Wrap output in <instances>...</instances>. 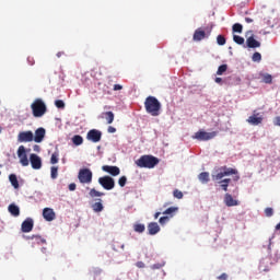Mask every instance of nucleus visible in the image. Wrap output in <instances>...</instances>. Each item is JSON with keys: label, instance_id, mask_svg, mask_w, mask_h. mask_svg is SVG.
I'll use <instances>...</instances> for the list:
<instances>
[{"label": "nucleus", "instance_id": "1", "mask_svg": "<svg viewBox=\"0 0 280 280\" xmlns=\"http://www.w3.org/2000/svg\"><path fill=\"white\" fill-rule=\"evenodd\" d=\"M147 113L156 117L161 113L162 104L154 95H149L144 102Z\"/></svg>", "mask_w": 280, "mask_h": 280}, {"label": "nucleus", "instance_id": "2", "mask_svg": "<svg viewBox=\"0 0 280 280\" xmlns=\"http://www.w3.org/2000/svg\"><path fill=\"white\" fill-rule=\"evenodd\" d=\"M158 163H160V159L153 154H142L136 161L138 167H155Z\"/></svg>", "mask_w": 280, "mask_h": 280}, {"label": "nucleus", "instance_id": "3", "mask_svg": "<svg viewBox=\"0 0 280 280\" xmlns=\"http://www.w3.org/2000/svg\"><path fill=\"white\" fill-rule=\"evenodd\" d=\"M32 113L34 117H43L47 113V104H45L42 97H36L31 104Z\"/></svg>", "mask_w": 280, "mask_h": 280}, {"label": "nucleus", "instance_id": "4", "mask_svg": "<svg viewBox=\"0 0 280 280\" xmlns=\"http://www.w3.org/2000/svg\"><path fill=\"white\" fill-rule=\"evenodd\" d=\"M217 135L218 130H212L211 132H208L207 130H197V132L194 135V138L198 139L199 141H209V139H214Z\"/></svg>", "mask_w": 280, "mask_h": 280}, {"label": "nucleus", "instance_id": "5", "mask_svg": "<svg viewBox=\"0 0 280 280\" xmlns=\"http://www.w3.org/2000/svg\"><path fill=\"white\" fill-rule=\"evenodd\" d=\"M231 174H237L236 168H228V166H222L219 173L212 175V178L213 180H221L223 176H231Z\"/></svg>", "mask_w": 280, "mask_h": 280}, {"label": "nucleus", "instance_id": "6", "mask_svg": "<svg viewBox=\"0 0 280 280\" xmlns=\"http://www.w3.org/2000/svg\"><path fill=\"white\" fill-rule=\"evenodd\" d=\"M78 178L81 183H92L93 173L90 168H81V171H79Z\"/></svg>", "mask_w": 280, "mask_h": 280}, {"label": "nucleus", "instance_id": "7", "mask_svg": "<svg viewBox=\"0 0 280 280\" xmlns=\"http://www.w3.org/2000/svg\"><path fill=\"white\" fill-rule=\"evenodd\" d=\"M100 185L104 187V189H114L115 187V179L113 177H109V175H105L104 177L98 178Z\"/></svg>", "mask_w": 280, "mask_h": 280}, {"label": "nucleus", "instance_id": "8", "mask_svg": "<svg viewBox=\"0 0 280 280\" xmlns=\"http://www.w3.org/2000/svg\"><path fill=\"white\" fill-rule=\"evenodd\" d=\"M30 161L33 170H40V167H43V159L39 154L32 152V154H30Z\"/></svg>", "mask_w": 280, "mask_h": 280}, {"label": "nucleus", "instance_id": "9", "mask_svg": "<svg viewBox=\"0 0 280 280\" xmlns=\"http://www.w3.org/2000/svg\"><path fill=\"white\" fill-rule=\"evenodd\" d=\"M18 156L22 165H30V159L27 158V152L25 145H19Z\"/></svg>", "mask_w": 280, "mask_h": 280}, {"label": "nucleus", "instance_id": "10", "mask_svg": "<svg viewBox=\"0 0 280 280\" xmlns=\"http://www.w3.org/2000/svg\"><path fill=\"white\" fill-rule=\"evenodd\" d=\"M86 139L94 142L101 141L102 130H98L97 128H92L91 130H89Z\"/></svg>", "mask_w": 280, "mask_h": 280}, {"label": "nucleus", "instance_id": "11", "mask_svg": "<svg viewBox=\"0 0 280 280\" xmlns=\"http://www.w3.org/2000/svg\"><path fill=\"white\" fill-rule=\"evenodd\" d=\"M18 141H34V132L33 130H22L18 135Z\"/></svg>", "mask_w": 280, "mask_h": 280}, {"label": "nucleus", "instance_id": "12", "mask_svg": "<svg viewBox=\"0 0 280 280\" xmlns=\"http://www.w3.org/2000/svg\"><path fill=\"white\" fill-rule=\"evenodd\" d=\"M250 34V36H248L246 38V44L247 47H252V48H256V47H260L261 43L260 40H257L253 34V31L250 30L249 32L246 33V35Z\"/></svg>", "mask_w": 280, "mask_h": 280}, {"label": "nucleus", "instance_id": "13", "mask_svg": "<svg viewBox=\"0 0 280 280\" xmlns=\"http://www.w3.org/2000/svg\"><path fill=\"white\" fill-rule=\"evenodd\" d=\"M247 121L253 126H258L259 124H261V121H264V117L260 115V113L254 112L253 115H249Z\"/></svg>", "mask_w": 280, "mask_h": 280}, {"label": "nucleus", "instance_id": "14", "mask_svg": "<svg viewBox=\"0 0 280 280\" xmlns=\"http://www.w3.org/2000/svg\"><path fill=\"white\" fill-rule=\"evenodd\" d=\"M46 130L43 127L36 128L35 133L33 135L34 141L40 143L45 139Z\"/></svg>", "mask_w": 280, "mask_h": 280}, {"label": "nucleus", "instance_id": "15", "mask_svg": "<svg viewBox=\"0 0 280 280\" xmlns=\"http://www.w3.org/2000/svg\"><path fill=\"white\" fill-rule=\"evenodd\" d=\"M21 230L24 233H30L34 230V220L33 219H25L21 225Z\"/></svg>", "mask_w": 280, "mask_h": 280}, {"label": "nucleus", "instance_id": "16", "mask_svg": "<svg viewBox=\"0 0 280 280\" xmlns=\"http://www.w3.org/2000/svg\"><path fill=\"white\" fill-rule=\"evenodd\" d=\"M43 217L45 221L51 222L56 219V212L51 208H44L43 210Z\"/></svg>", "mask_w": 280, "mask_h": 280}, {"label": "nucleus", "instance_id": "17", "mask_svg": "<svg viewBox=\"0 0 280 280\" xmlns=\"http://www.w3.org/2000/svg\"><path fill=\"white\" fill-rule=\"evenodd\" d=\"M103 172H107L108 174L113 176H118L120 174L119 166H102Z\"/></svg>", "mask_w": 280, "mask_h": 280}, {"label": "nucleus", "instance_id": "18", "mask_svg": "<svg viewBox=\"0 0 280 280\" xmlns=\"http://www.w3.org/2000/svg\"><path fill=\"white\" fill-rule=\"evenodd\" d=\"M206 36H207L206 31L202 30V27H198L194 32L192 39L194 40H203V38H206Z\"/></svg>", "mask_w": 280, "mask_h": 280}, {"label": "nucleus", "instance_id": "19", "mask_svg": "<svg viewBox=\"0 0 280 280\" xmlns=\"http://www.w3.org/2000/svg\"><path fill=\"white\" fill-rule=\"evenodd\" d=\"M224 202L226 207H235V205H240V201H237V199H234V197H232L230 192H226V195L224 196Z\"/></svg>", "mask_w": 280, "mask_h": 280}, {"label": "nucleus", "instance_id": "20", "mask_svg": "<svg viewBox=\"0 0 280 280\" xmlns=\"http://www.w3.org/2000/svg\"><path fill=\"white\" fill-rule=\"evenodd\" d=\"M148 232L151 236H155V234H159V232H161L159 223H149Z\"/></svg>", "mask_w": 280, "mask_h": 280}, {"label": "nucleus", "instance_id": "21", "mask_svg": "<svg viewBox=\"0 0 280 280\" xmlns=\"http://www.w3.org/2000/svg\"><path fill=\"white\" fill-rule=\"evenodd\" d=\"M8 211L10 212V214L12 217H20V214H21V210H20L19 206H16V203H10Z\"/></svg>", "mask_w": 280, "mask_h": 280}, {"label": "nucleus", "instance_id": "22", "mask_svg": "<svg viewBox=\"0 0 280 280\" xmlns=\"http://www.w3.org/2000/svg\"><path fill=\"white\" fill-rule=\"evenodd\" d=\"M103 117H105L107 124H113L115 119V113L113 110H105V113H102Z\"/></svg>", "mask_w": 280, "mask_h": 280}, {"label": "nucleus", "instance_id": "23", "mask_svg": "<svg viewBox=\"0 0 280 280\" xmlns=\"http://www.w3.org/2000/svg\"><path fill=\"white\" fill-rule=\"evenodd\" d=\"M92 210L94 212H103L104 206H103L101 199H100V201H96L95 203L92 205Z\"/></svg>", "mask_w": 280, "mask_h": 280}, {"label": "nucleus", "instance_id": "24", "mask_svg": "<svg viewBox=\"0 0 280 280\" xmlns=\"http://www.w3.org/2000/svg\"><path fill=\"white\" fill-rule=\"evenodd\" d=\"M72 141L75 145H81L84 141V137H82V135H74Z\"/></svg>", "mask_w": 280, "mask_h": 280}, {"label": "nucleus", "instance_id": "25", "mask_svg": "<svg viewBox=\"0 0 280 280\" xmlns=\"http://www.w3.org/2000/svg\"><path fill=\"white\" fill-rule=\"evenodd\" d=\"M176 212H178V208H167L166 210H164L163 214H166L170 219V217H174Z\"/></svg>", "mask_w": 280, "mask_h": 280}, {"label": "nucleus", "instance_id": "26", "mask_svg": "<svg viewBox=\"0 0 280 280\" xmlns=\"http://www.w3.org/2000/svg\"><path fill=\"white\" fill-rule=\"evenodd\" d=\"M199 180H201V183H209L210 180V173H200V175H198Z\"/></svg>", "mask_w": 280, "mask_h": 280}, {"label": "nucleus", "instance_id": "27", "mask_svg": "<svg viewBox=\"0 0 280 280\" xmlns=\"http://www.w3.org/2000/svg\"><path fill=\"white\" fill-rule=\"evenodd\" d=\"M9 180L11 182L13 187H15V189H18V187H20L19 179H18L16 175H9Z\"/></svg>", "mask_w": 280, "mask_h": 280}, {"label": "nucleus", "instance_id": "28", "mask_svg": "<svg viewBox=\"0 0 280 280\" xmlns=\"http://www.w3.org/2000/svg\"><path fill=\"white\" fill-rule=\"evenodd\" d=\"M233 40L237 43V45H244L245 43L244 36H240L238 34L233 35Z\"/></svg>", "mask_w": 280, "mask_h": 280}, {"label": "nucleus", "instance_id": "29", "mask_svg": "<svg viewBox=\"0 0 280 280\" xmlns=\"http://www.w3.org/2000/svg\"><path fill=\"white\" fill-rule=\"evenodd\" d=\"M228 69H229L228 65H220L217 70V75H223V73H225Z\"/></svg>", "mask_w": 280, "mask_h": 280}, {"label": "nucleus", "instance_id": "30", "mask_svg": "<svg viewBox=\"0 0 280 280\" xmlns=\"http://www.w3.org/2000/svg\"><path fill=\"white\" fill-rule=\"evenodd\" d=\"M230 183H231V179H223V177L222 179H220V185L222 189H224V191H228Z\"/></svg>", "mask_w": 280, "mask_h": 280}, {"label": "nucleus", "instance_id": "31", "mask_svg": "<svg viewBox=\"0 0 280 280\" xmlns=\"http://www.w3.org/2000/svg\"><path fill=\"white\" fill-rule=\"evenodd\" d=\"M233 32H237L238 34H242L243 32V25L242 23H234L232 26Z\"/></svg>", "mask_w": 280, "mask_h": 280}, {"label": "nucleus", "instance_id": "32", "mask_svg": "<svg viewBox=\"0 0 280 280\" xmlns=\"http://www.w3.org/2000/svg\"><path fill=\"white\" fill-rule=\"evenodd\" d=\"M105 192H100V190H95V188H91L89 195L91 198H96V196H104Z\"/></svg>", "mask_w": 280, "mask_h": 280}, {"label": "nucleus", "instance_id": "33", "mask_svg": "<svg viewBox=\"0 0 280 280\" xmlns=\"http://www.w3.org/2000/svg\"><path fill=\"white\" fill-rule=\"evenodd\" d=\"M135 232L142 234L143 232H145V225H143L142 223H138L137 225H135Z\"/></svg>", "mask_w": 280, "mask_h": 280}, {"label": "nucleus", "instance_id": "34", "mask_svg": "<svg viewBox=\"0 0 280 280\" xmlns=\"http://www.w3.org/2000/svg\"><path fill=\"white\" fill-rule=\"evenodd\" d=\"M217 43L218 45H225L226 44V38L225 36H223V34H219L217 36Z\"/></svg>", "mask_w": 280, "mask_h": 280}, {"label": "nucleus", "instance_id": "35", "mask_svg": "<svg viewBox=\"0 0 280 280\" xmlns=\"http://www.w3.org/2000/svg\"><path fill=\"white\" fill-rule=\"evenodd\" d=\"M252 60H254V62H260L261 61V54L260 51H255L252 56Z\"/></svg>", "mask_w": 280, "mask_h": 280}, {"label": "nucleus", "instance_id": "36", "mask_svg": "<svg viewBox=\"0 0 280 280\" xmlns=\"http://www.w3.org/2000/svg\"><path fill=\"white\" fill-rule=\"evenodd\" d=\"M262 81L266 82L267 84H271L272 83V75L270 73H264Z\"/></svg>", "mask_w": 280, "mask_h": 280}, {"label": "nucleus", "instance_id": "37", "mask_svg": "<svg viewBox=\"0 0 280 280\" xmlns=\"http://www.w3.org/2000/svg\"><path fill=\"white\" fill-rule=\"evenodd\" d=\"M59 161V152H52L50 156V163H58Z\"/></svg>", "mask_w": 280, "mask_h": 280}, {"label": "nucleus", "instance_id": "38", "mask_svg": "<svg viewBox=\"0 0 280 280\" xmlns=\"http://www.w3.org/2000/svg\"><path fill=\"white\" fill-rule=\"evenodd\" d=\"M57 176H58V168H57V166H52L50 168V177L51 178H57Z\"/></svg>", "mask_w": 280, "mask_h": 280}, {"label": "nucleus", "instance_id": "39", "mask_svg": "<svg viewBox=\"0 0 280 280\" xmlns=\"http://www.w3.org/2000/svg\"><path fill=\"white\" fill-rule=\"evenodd\" d=\"M170 222V217L167 214H164V217L160 218V225H165V223Z\"/></svg>", "mask_w": 280, "mask_h": 280}, {"label": "nucleus", "instance_id": "40", "mask_svg": "<svg viewBox=\"0 0 280 280\" xmlns=\"http://www.w3.org/2000/svg\"><path fill=\"white\" fill-rule=\"evenodd\" d=\"M55 105L57 108H65L66 104L63 100H56Z\"/></svg>", "mask_w": 280, "mask_h": 280}, {"label": "nucleus", "instance_id": "41", "mask_svg": "<svg viewBox=\"0 0 280 280\" xmlns=\"http://www.w3.org/2000/svg\"><path fill=\"white\" fill-rule=\"evenodd\" d=\"M126 183H127L126 175H122V177H119L118 184L120 185V187H125Z\"/></svg>", "mask_w": 280, "mask_h": 280}, {"label": "nucleus", "instance_id": "42", "mask_svg": "<svg viewBox=\"0 0 280 280\" xmlns=\"http://www.w3.org/2000/svg\"><path fill=\"white\" fill-rule=\"evenodd\" d=\"M173 196H175V198H184V192H182V190H174L173 191Z\"/></svg>", "mask_w": 280, "mask_h": 280}, {"label": "nucleus", "instance_id": "43", "mask_svg": "<svg viewBox=\"0 0 280 280\" xmlns=\"http://www.w3.org/2000/svg\"><path fill=\"white\" fill-rule=\"evenodd\" d=\"M265 214H266V217H273L275 210H272V208H266Z\"/></svg>", "mask_w": 280, "mask_h": 280}, {"label": "nucleus", "instance_id": "44", "mask_svg": "<svg viewBox=\"0 0 280 280\" xmlns=\"http://www.w3.org/2000/svg\"><path fill=\"white\" fill-rule=\"evenodd\" d=\"M162 267H164V265L158 262L156 265H152L151 269H162Z\"/></svg>", "mask_w": 280, "mask_h": 280}, {"label": "nucleus", "instance_id": "45", "mask_svg": "<svg viewBox=\"0 0 280 280\" xmlns=\"http://www.w3.org/2000/svg\"><path fill=\"white\" fill-rule=\"evenodd\" d=\"M228 273H221V276H219V280H228Z\"/></svg>", "mask_w": 280, "mask_h": 280}, {"label": "nucleus", "instance_id": "46", "mask_svg": "<svg viewBox=\"0 0 280 280\" xmlns=\"http://www.w3.org/2000/svg\"><path fill=\"white\" fill-rule=\"evenodd\" d=\"M122 89V84H114V91H120Z\"/></svg>", "mask_w": 280, "mask_h": 280}, {"label": "nucleus", "instance_id": "47", "mask_svg": "<svg viewBox=\"0 0 280 280\" xmlns=\"http://www.w3.org/2000/svg\"><path fill=\"white\" fill-rule=\"evenodd\" d=\"M137 267H138L139 269H144L145 264L142 262V261H139V262H137Z\"/></svg>", "mask_w": 280, "mask_h": 280}, {"label": "nucleus", "instance_id": "48", "mask_svg": "<svg viewBox=\"0 0 280 280\" xmlns=\"http://www.w3.org/2000/svg\"><path fill=\"white\" fill-rule=\"evenodd\" d=\"M107 130L108 132H116L117 128L115 126H108Z\"/></svg>", "mask_w": 280, "mask_h": 280}, {"label": "nucleus", "instance_id": "49", "mask_svg": "<svg viewBox=\"0 0 280 280\" xmlns=\"http://www.w3.org/2000/svg\"><path fill=\"white\" fill-rule=\"evenodd\" d=\"M33 149H34L35 151H37V152L40 150V145H38V142L35 143V145L33 147Z\"/></svg>", "mask_w": 280, "mask_h": 280}, {"label": "nucleus", "instance_id": "50", "mask_svg": "<svg viewBox=\"0 0 280 280\" xmlns=\"http://www.w3.org/2000/svg\"><path fill=\"white\" fill-rule=\"evenodd\" d=\"M245 21H246V23H253L254 19H252L250 16H246Z\"/></svg>", "mask_w": 280, "mask_h": 280}, {"label": "nucleus", "instance_id": "51", "mask_svg": "<svg viewBox=\"0 0 280 280\" xmlns=\"http://www.w3.org/2000/svg\"><path fill=\"white\" fill-rule=\"evenodd\" d=\"M215 82H217L218 84H221V83L223 82V79L220 78V77H217V78H215Z\"/></svg>", "mask_w": 280, "mask_h": 280}, {"label": "nucleus", "instance_id": "52", "mask_svg": "<svg viewBox=\"0 0 280 280\" xmlns=\"http://www.w3.org/2000/svg\"><path fill=\"white\" fill-rule=\"evenodd\" d=\"M75 187H77L75 184H70V185H69L70 191H74Z\"/></svg>", "mask_w": 280, "mask_h": 280}, {"label": "nucleus", "instance_id": "53", "mask_svg": "<svg viewBox=\"0 0 280 280\" xmlns=\"http://www.w3.org/2000/svg\"><path fill=\"white\" fill-rule=\"evenodd\" d=\"M61 56H65V51H58L57 57L60 58Z\"/></svg>", "mask_w": 280, "mask_h": 280}, {"label": "nucleus", "instance_id": "54", "mask_svg": "<svg viewBox=\"0 0 280 280\" xmlns=\"http://www.w3.org/2000/svg\"><path fill=\"white\" fill-rule=\"evenodd\" d=\"M27 60H28V62H31V65H34V62H35L34 58H31V57H28Z\"/></svg>", "mask_w": 280, "mask_h": 280}, {"label": "nucleus", "instance_id": "55", "mask_svg": "<svg viewBox=\"0 0 280 280\" xmlns=\"http://www.w3.org/2000/svg\"><path fill=\"white\" fill-rule=\"evenodd\" d=\"M276 124L277 126H280V116L276 117Z\"/></svg>", "mask_w": 280, "mask_h": 280}, {"label": "nucleus", "instance_id": "56", "mask_svg": "<svg viewBox=\"0 0 280 280\" xmlns=\"http://www.w3.org/2000/svg\"><path fill=\"white\" fill-rule=\"evenodd\" d=\"M159 217H161V212H155V214H154V219H155V220H158V219H159Z\"/></svg>", "mask_w": 280, "mask_h": 280}, {"label": "nucleus", "instance_id": "57", "mask_svg": "<svg viewBox=\"0 0 280 280\" xmlns=\"http://www.w3.org/2000/svg\"><path fill=\"white\" fill-rule=\"evenodd\" d=\"M276 230H280V223H278V225L276 226Z\"/></svg>", "mask_w": 280, "mask_h": 280}, {"label": "nucleus", "instance_id": "58", "mask_svg": "<svg viewBox=\"0 0 280 280\" xmlns=\"http://www.w3.org/2000/svg\"><path fill=\"white\" fill-rule=\"evenodd\" d=\"M0 132H2V126H0Z\"/></svg>", "mask_w": 280, "mask_h": 280}]
</instances>
